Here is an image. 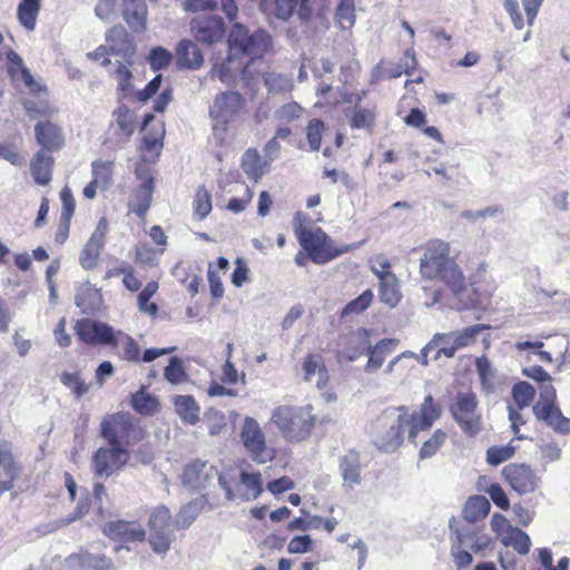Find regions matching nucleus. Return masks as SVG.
<instances>
[{"instance_id": "4", "label": "nucleus", "mask_w": 570, "mask_h": 570, "mask_svg": "<svg viewBox=\"0 0 570 570\" xmlns=\"http://www.w3.org/2000/svg\"><path fill=\"white\" fill-rule=\"evenodd\" d=\"M271 422L286 442L302 443L312 436L318 420L312 404H282L273 410Z\"/></svg>"}, {"instance_id": "19", "label": "nucleus", "mask_w": 570, "mask_h": 570, "mask_svg": "<svg viewBox=\"0 0 570 570\" xmlns=\"http://www.w3.org/2000/svg\"><path fill=\"white\" fill-rule=\"evenodd\" d=\"M75 334L86 345H108L112 342L114 330L110 325L91 318L78 320L73 326Z\"/></svg>"}, {"instance_id": "63", "label": "nucleus", "mask_w": 570, "mask_h": 570, "mask_svg": "<svg viewBox=\"0 0 570 570\" xmlns=\"http://www.w3.org/2000/svg\"><path fill=\"white\" fill-rule=\"evenodd\" d=\"M109 232V222L107 217H100L95 230L90 235L88 243L97 245L101 248L105 247L107 234Z\"/></svg>"}, {"instance_id": "14", "label": "nucleus", "mask_w": 570, "mask_h": 570, "mask_svg": "<svg viewBox=\"0 0 570 570\" xmlns=\"http://www.w3.org/2000/svg\"><path fill=\"white\" fill-rule=\"evenodd\" d=\"M130 460V451L124 446H100L91 458V469L96 476L109 478L117 474Z\"/></svg>"}, {"instance_id": "25", "label": "nucleus", "mask_w": 570, "mask_h": 570, "mask_svg": "<svg viewBox=\"0 0 570 570\" xmlns=\"http://www.w3.org/2000/svg\"><path fill=\"white\" fill-rule=\"evenodd\" d=\"M21 471L20 463L16 460L12 444L10 442L0 443V482L9 489L14 487V482Z\"/></svg>"}, {"instance_id": "21", "label": "nucleus", "mask_w": 570, "mask_h": 570, "mask_svg": "<svg viewBox=\"0 0 570 570\" xmlns=\"http://www.w3.org/2000/svg\"><path fill=\"white\" fill-rule=\"evenodd\" d=\"M217 473L215 466L199 459L185 464L181 472V483L190 491L204 490Z\"/></svg>"}, {"instance_id": "56", "label": "nucleus", "mask_w": 570, "mask_h": 570, "mask_svg": "<svg viewBox=\"0 0 570 570\" xmlns=\"http://www.w3.org/2000/svg\"><path fill=\"white\" fill-rule=\"evenodd\" d=\"M514 453L515 448L511 444L503 446L493 445L490 446L487 451V461L489 464L495 466L511 459Z\"/></svg>"}, {"instance_id": "58", "label": "nucleus", "mask_w": 570, "mask_h": 570, "mask_svg": "<svg viewBox=\"0 0 570 570\" xmlns=\"http://www.w3.org/2000/svg\"><path fill=\"white\" fill-rule=\"evenodd\" d=\"M324 129L325 125L321 119L314 118L308 121L306 137L312 150H318L321 148Z\"/></svg>"}, {"instance_id": "48", "label": "nucleus", "mask_w": 570, "mask_h": 570, "mask_svg": "<svg viewBox=\"0 0 570 570\" xmlns=\"http://www.w3.org/2000/svg\"><path fill=\"white\" fill-rule=\"evenodd\" d=\"M157 291L158 283L153 281L146 284L137 297L139 311L151 317H156L158 314V305L154 302H149Z\"/></svg>"}, {"instance_id": "34", "label": "nucleus", "mask_w": 570, "mask_h": 570, "mask_svg": "<svg viewBox=\"0 0 570 570\" xmlns=\"http://www.w3.org/2000/svg\"><path fill=\"white\" fill-rule=\"evenodd\" d=\"M453 522H454V518L450 521V529H451L452 535L454 537L452 547H451V554L453 557L455 566L459 569H462V568H466L468 566H470L473 561L472 554L469 551L462 549V544L464 543L466 538L473 539L475 537V533L472 532L469 534H463L460 532L459 529L453 527Z\"/></svg>"}, {"instance_id": "35", "label": "nucleus", "mask_w": 570, "mask_h": 570, "mask_svg": "<svg viewBox=\"0 0 570 570\" xmlns=\"http://www.w3.org/2000/svg\"><path fill=\"white\" fill-rule=\"evenodd\" d=\"M207 507L208 502L204 497L188 502L176 514L174 527L177 530L187 529Z\"/></svg>"}, {"instance_id": "62", "label": "nucleus", "mask_w": 570, "mask_h": 570, "mask_svg": "<svg viewBox=\"0 0 570 570\" xmlns=\"http://www.w3.org/2000/svg\"><path fill=\"white\" fill-rule=\"evenodd\" d=\"M391 267L390 261L383 255H377L372 259L371 269L379 278V282L395 276Z\"/></svg>"}, {"instance_id": "3", "label": "nucleus", "mask_w": 570, "mask_h": 570, "mask_svg": "<svg viewBox=\"0 0 570 570\" xmlns=\"http://www.w3.org/2000/svg\"><path fill=\"white\" fill-rule=\"evenodd\" d=\"M420 259V275L425 281L439 282L454 296L468 288L465 276L458 264V254H453L448 242L433 238L425 242Z\"/></svg>"}, {"instance_id": "23", "label": "nucleus", "mask_w": 570, "mask_h": 570, "mask_svg": "<svg viewBox=\"0 0 570 570\" xmlns=\"http://www.w3.org/2000/svg\"><path fill=\"white\" fill-rule=\"evenodd\" d=\"M35 135L37 142L46 153L59 150L65 144L61 128L50 120L37 122L35 126Z\"/></svg>"}, {"instance_id": "26", "label": "nucleus", "mask_w": 570, "mask_h": 570, "mask_svg": "<svg viewBox=\"0 0 570 570\" xmlns=\"http://www.w3.org/2000/svg\"><path fill=\"white\" fill-rule=\"evenodd\" d=\"M175 57L179 69L197 70L204 65L200 49L189 39H183L177 43Z\"/></svg>"}, {"instance_id": "36", "label": "nucleus", "mask_w": 570, "mask_h": 570, "mask_svg": "<svg viewBox=\"0 0 570 570\" xmlns=\"http://www.w3.org/2000/svg\"><path fill=\"white\" fill-rule=\"evenodd\" d=\"M173 405L184 423L195 425L199 421L200 407L194 396L176 395L173 399Z\"/></svg>"}, {"instance_id": "53", "label": "nucleus", "mask_w": 570, "mask_h": 570, "mask_svg": "<svg viewBox=\"0 0 570 570\" xmlns=\"http://www.w3.org/2000/svg\"><path fill=\"white\" fill-rule=\"evenodd\" d=\"M335 18L342 28H351L355 21L354 0H341L336 8Z\"/></svg>"}, {"instance_id": "7", "label": "nucleus", "mask_w": 570, "mask_h": 570, "mask_svg": "<svg viewBox=\"0 0 570 570\" xmlns=\"http://www.w3.org/2000/svg\"><path fill=\"white\" fill-rule=\"evenodd\" d=\"M100 436L108 445L128 449L141 442L147 433L139 420L128 412L107 414L100 422Z\"/></svg>"}, {"instance_id": "11", "label": "nucleus", "mask_w": 570, "mask_h": 570, "mask_svg": "<svg viewBox=\"0 0 570 570\" xmlns=\"http://www.w3.org/2000/svg\"><path fill=\"white\" fill-rule=\"evenodd\" d=\"M239 436L245 450L256 463L264 464L276 458V450L267 444L266 435L254 417H245Z\"/></svg>"}, {"instance_id": "44", "label": "nucleus", "mask_w": 570, "mask_h": 570, "mask_svg": "<svg viewBox=\"0 0 570 570\" xmlns=\"http://www.w3.org/2000/svg\"><path fill=\"white\" fill-rule=\"evenodd\" d=\"M261 76L269 94H286L293 89L292 79L286 75L267 71Z\"/></svg>"}, {"instance_id": "31", "label": "nucleus", "mask_w": 570, "mask_h": 570, "mask_svg": "<svg viewBox=\"0 0 570 570\" xmlns=\"http://www.w3.org/2000/svg\"><path fill=\"white\" fill-rule=\"evenodd\" d=\"M55 159L43 149L38 150L30 161V171L37 185L47 186L52 180Z\"/></svg>"}, {"instance_id": "20", "label": "nucleus", "mask_w": 570, "mask_h": 570, "mask_svg": "<svg viewBox=\"0 0 570 570\" xmlns=\"http://www.w3.org/2000/svg\"><path fill=\"white\" fill-rule=\"evenodd\" d=\"M504 481L519 494L533 492L538 487V476L530 465L510 463L502 470Z\"/></svg>"}, {"instance_id": "24", "label": "nucleus", "mask_w": 570, "mask_h": 570, "mask_svg": "<svg viewBox=\"0 0 570 570\" xmlns=\"http://www.w3.org/2000/svg\"><path fill=\"white\" fill-rule=\"evenodd\" d=\"M303 380L312 382L314 376L316 379V386L323 390L330 382V373L325 365L324 357L320 353H308L302 363Z\"/></svg>"}, {"instance_id": "38", "label": "nucleus", "mask_w": 570, "mask_h": 570, "mask_svg": "<svg viewBox=\"0 0 570 570\" xmlns=\"http://www.w3.org/2000/svg\"><path fill=\"white\" fill-rule=\"evenodd\" d=\"M228 268L229 261L225 257H219L215 264H208L207 281L209 284L210 295L216 299L224 296V286L222 283L220 272L225 274Z\"/></svg>"}, {"instance_id": "17", "label": "nucleus", "mask_w": 570, "mask_h": 570, "mask_svg": "<svg viewBox=\"0 0 570 570\" xmlns=\"http://www.w3.org/2000/svg\"><path fill=\"white\" fill-rule=\"evenodd\" d=\"M91 180L83 187L82 196L92 200L97 196L98 189L107 190L115 181L116 161L115 159L98 158L91 161Z\"/></svg>"}, {"instance_id": "54", "label": "nucleus", "mask_w": 570, "mask_h": 570, "mask_svg": "<svg viewBox=\"0 0 570 570\" xmlns=\"http://www.w3.org/2000/svg\"><path fill=\"white\" fill-rule=\"evenodd\" d=\"M115 77L118 80L117 91L121 98L127 97L132 89L131 79L132 73L130 69L122 62H119L116 70Z\"/></svg>"}, {"instance_id": "51", "label": "nucleus", "mask_w": 570, "mask_h": 570, "mask_svg": "<svg viewBox=\"0 0 570 570\" xmlns=\"http://www.w3.org/2000/svg\"><path fill=\"white\" fill-rule=\"evenodd\" d=\"M164 376L171 384H180L189 379L183 362L176 356L171 357L168 365L164 368Z\"/></svg>"}, {"instance_id": "6", "label": "nucleus", "mask_w": 570, "mask_h": 570, "mask_svg": "<svg viewBox=\"0 0 570 570\" xmlns=\"http://www.w3.org/2000/svg\"><path fill=\"white\" fill-rule=\"evenodd\" d=\"M246 99L238 91L227 90L215 96L209 108V117L213 120V135L219 146L228 144L230 125L246 109Z\"/></svg>"}, {"instance_id": "22", "label": "nucleus", "mask_w": 570, "mask_h": 570, "mask_svg": "<svg viewBox=\"0 0 570 570\" xmlns=\"http://www.w3.org/2000/svg\"><path fill=\"white\" fill-rule=\"evenodd\" d=\"M104 533L108 538L121 543L142 542L146 538V531L141 525L125 520L106 523Z\"/></svg>"}, {"instance_id": "12", "label": "nucleus", "mask_w": 570, "mask_h": 570, "mask_svg": "<svg viewBox=\"0 0 570 570\" xmlns=\"http://www.w3.org/2000/svg\"><path fill=\"white\" fill-rule=\"evenodd\" d=\"M479 401L472 391L458 392L450 412L462 431L469 435H475L480 431L481 415L478 413Z\"/></svg>"}, {"instance_id": "37", "label": "nucleus", "mask_w": 570, "mask_h": 570, "mask_svg": "<svg viewBox=\"0 0 570 570\" xmlns=\"http://www.w3.org/2000/svg\"><path fill=\"white\" fill-rule=\"evenodd\" d=\"M348 125L352 129H362L367 132L374 130L376 124V109L365 108L356 104L347 114Z\"/></svg>"}, {"instance_id": "18", "label": "nucleus", "mask_w": 570, "mask_h": 570, "mask_svg": "<svg viewBox=\"0 0 570 570\" xmlns=\"http://www.w3.org/2000/svg\"><path fill=\"white\" fill-rule=\"evenodd\" d=\"M190 32L198 42L212 46L224 39L226 28L218 16H198L190 21Z\"/></svg>"}, {"instance_id": "28", "label": "nucleus", "mask_w": 570, "mask_h": 570, "mask_svg": "<svg viewBox=\"0 0 570 570\" xmlns=\"http://www.w3.org/2000/svg\"><path fill=\"white\" fill-rule=\"evenodd\" d=\"M7 58V72L12 81H22L26 88L36 92L39 89L38 83L32 75L23 65L22 58L12 49L6 52Z\"/></svg>"}, {"instance_id": "30", "label": "nucleus", "mask_w": 570, "mask_h": 570, "mask_svg": "<svg viewBox=\"0 0 570 570\" xmlns=\"http://www.w3.org/2000/svg\"><path fill=\"white\" fill-rule=\"evenodd\" d=\"M155 189L154 178L146 176L142 183L135 190L134 200L128 204L129 210L139 218L145 219L151 206Z\"/></svg>"}, {"instance_id": "16", "label": "nucleus", "mask_w": 570, "mask_h": 570, "mask_svg": "<svg viewBox=\"0 0 570 570\" xmlns=\"http://www.w3.org/2000/svg\"><path fill=\"white\" fill-rule=\"evenodd\" d=\"M488 328L489 326L485 324H474L461 331L436 334L434 341L442 345L439 351L440 354L452 357L456 351L473 345L478 335Z\"/></svg>"}, {"instance_id": "1", "label": "nucleus", "mask_w": 570, "mask_h": 570, "mask_svg": "<svg viewBox=\"0 0 570 570\" xmlns=\"http://www.w3.org/2000/svg\"><path fill=\"white\" fill-rule=\"evenodd\" d=\"M441 415L442 405L432 394L425 395L419 410L412 413L405 405L385 410L374 422L373 443L382 452H394L407 432L409 441L416 444L420 433L429 431Z\"/></svg>"}, {"instance_id": "59", "label": "nucleus", "mask_w": 570, "mask_h": 570, "mask_svg": "<svg viewBox=\"0 0 570 570\" xmlns=\"http://www.w3.org/2000/svg\"><path fill=\"white\" fill-rule=\"evenodd\" d=\"M148 60L151 69L154 71H159L161 69L167 68L170 65L173 60V55L169 50L163 47H155L150 50Z\"/></svg>"}, {"instance_id": "27", "label": "nucleus", "mask_w": 570, "mask_h": 570, "mask_svg": "<svg viewBox=\"0 0 570 570\" xmlns=\"http://www.w3.org/2000/svg\"><path fill=\"white\" fill-rule=\"evenodd\" d=\"M340 472L344 487L354 488L362 480L361 455L356 450H348L340 459Z\"/></svg>"}, {"instance_id": "33", "label": "nucleus", "mask_w": 570, "mask_h": 570, "mask_svg": "<svg viewBox=\"0 0 570 570\" xmlns=\"http://www.w3.org/2000/svg\"><path fill=\"white\" fill-rule=\"evenodd\" d=\"M240 166L247 177L257 183L267 171L268 164L256 148H248L242 156Z\"/></svg>"}, {"instance_id": "45", "label": "nucleus", "mask_w": 570, "mask_h": 570, "mask_svg": "<svg viewBox=\"0 0 570 570\" xmlns=\"http://www.w3.org/2000/svg\"><path fill=\"white\" fill-rule=\"evenodd\" d=\"M511 396L513 404L509 406L525 409L535 397V389L525 381H520L512 386Z\"/></svg>"}, {"instance_id": "42", "label": "nucleus", "mask_w": 570, "mask_h": 570, "mask_svg": "<svg viewBox=\"0 0 570 570\" xmlns=\"http://www.w3.org/2000/svg\"><path fill=\"white\" fill-rule=\"evenodd\" d=\"M379 296L380 301L390 307H395L400 303L402 294L396 276L379 282Z\"/></svg>"}, {"instance_id": "64", "label": "nucleus", "mask_w": 570, "mask_h": 570, "mask_svg": "<svg viewBox=\"0 0 570 570\" xmlns=\"http://www.w3.org/2000/svg\"><path fill=\"white\" fill-rule=\"evenodd\" d=\"M302 110L303 108L297 102H288L276 111V117L283 122H291L299 118Z\"/></svg>"}, {"instance_id": "47", "label": "nucleus", "mask_w": 570, "mask_h": 570, "mask_svg": "<svg viewBox=\"0 0 570 570\" xmlns=\"http://www.w3.org/2000/svg\"><path fill=\"white\" fill-rule=\"evenodd\" d=\"M448 440V433L442 429H436L431 436L423 442L420 451V460H425L434 456Z\"/></svg>"}, {"instance_id": "29", "label": "nucleus", "mask_w": 570, "mask_h": 570, "mask_svg": "<svg viewBox=\"0 0 570 570\" xmlns=\"http://www.w3.org/2000/svg\"><path fill=\"white\" fill-rule=\"evenodd\" d=\"M68 564L71 570H116L110 558L88 552L69 556Z\"/></svg>"}, {"instance_id": "10", "label": "nucleus", "mask_w": 570, "mask_h": 570, "mask_svg": "<svg viewBox=\"0 0 570 570\" xmlns=\"http://www.w3.org/2000/svg\"><path fill=\"white\" fill-rule=\"evenodd\" d=\"M112 342L108 344L114 350V354L124 362L138 364L140 362L149 363L163 355L174 353L177 347L147 348L144 352L139 343L129 334L117 331L112 333Z\"/></svg>"}, {"instance_id": "8", "label": "nucleus", "mask_w": 570, "mask_h": 570, "mask_svg": "<svg viewBox=\"0 0 570 570\" xmlns=\"http://www.w3.org/2000/svg\"><path fill=\"white\" fill-rule=\"evenodd\" d=\"M347 344L346 357L350 361H354L362 355L367 354L368 360L365 364V371L367 373H373L383 365L386 356L394 351L396 341L392 338H383L372 346L368 332L361 328L350 336Z\"/></svg>"}, {"instance_id": "60", "label": "nucleus", "mask_w": 570, "mask_h": 570, "mask_svg": "<svg viewBox=\"0 0 570 570\" xmlns=\"http://www.w3.org/2000/svg\"><path fill=\"white\" fill-rule=\"evenodd\" d=\"M205 423L210 435H219L227 428L225 414L217 410L206 413Z\"/></svg>"}, {"instance_id": "49", "label": "nucleus", "mask_w": 570, "mask_h": 570, "mask_svg": "<svg viewBox=\"0 0 570 570\" xmlns=\"http://www.w3.org/2000/svg\"><path fill=\"white\" fill-rule=\"evenodd\" d=\"M59 379L62 385L69 389L77 399L82 397L89 391V384L81 379L79 372L65 371L59 375Z\"/></svg>"}, {"instance_id": "43", "label": "nucleus", "mask_w": 570, "mask_h": 570, "mask_svg": "<svg viewBox=\"0 0 570 570\" xmlns=\"http://www.w3.org/2000/svg\"><path fill=\"white\" fill-rule=\"evenodd\" d=\"M504 547H512L519 554H527L530 551V537L519 528H509V533L501 538Z\"/></svg>"}, {"instance_id": "55", "label": "nucleus", "mask_w": 570, "mask_h": 570, "mask_svg": "<svg viewBox=\"0 0 570 570\" xmlns=\"http://www.w3.org/2000/svg\"><path fill=\"white\" fill-rule=\"evenodd\" d=\"M373 301V293L371 289L364 291L355 299H352L345 305L342 311V316H348L352 314H360L364 312Z\"/></svg>"}, {"instance_id": "2", "label": "nucleus", "mask_w": 570, "mask_h": 570, "mask_svg": "<svg viewBox=\"0 0 570 570\" xmlns=\"http://www.w3.org/2000/svg\"><path fill=\"white\" fill-rule=\"evenodd\" d=\"M228 56L217 69V76L223 82H227L233 72L239 71L244 78H250L249 65L256 59H262L271 51L272 37L265 30L249 33L240 23H235L227 38Z\"/></svg>"}, {"instance_id": "61", "label": "nucleus", "mask_w": 570, "mask_h": 570, "mask_svg": "<svg viewBox=\"0 0 570 570\" xmlns=\"http://www.w3.org/2000/svg\"><path fill=\"white\" fill-rule=\"evenodd\" d=\"M60 200H61V216L60 218L71 220L76 210V200L69 186H65L60 190Z\"/></svg>"}, {"instance_id": "13", "label": "nucleus", "mask_w": 570, "mask_h": 570, "mask_svg": "<svg viewBox=\"0 0 570 570\" xmlns=\"http://www.w3.org/2000/svg\"><path fill=\"white\" fill-rule=\"evenodd\" d=\"M171 513L166 505L156 507L149 515V543L154 552L166 553L173 542Z\"/></svg>"}, {"instance_id": "32", "label": "nucleus", "mask_w": 570, "mask_h": 570, "mask_svg": "<svg viewBox=\"0 0 570 570\" xmlns=\"http://www.w3.org/2000/svg\"><path fill=\"white\" fill-rule=\"evenodd\" d=\"M122 16L134 31L146 29L147 7L144 0H122Z\"/></svg>"}, {"instance_id": "39", "label": "nucleus", "mask_w": 570, "mask_h": 570, "mask_svg": "<svg viewBox=\"0 0 570 570\" xmlns=\"http://www.w3.org/2000/svg\"><path fill=\"white\" fill-rule=\"evenodd\" d=\"M132 409L142 416H151L159 412V400L149 394L145 386H141L136 393L131 395Z\"/></svg>"}, {"instance_id": "41", "label": "nucleus", "mask_w": 570, "mask_h": 570, "mask_svg": "<svg viewBox=\"0 0 570 570\" xmlns=\"http://www.w3.org/2000/svg\"><path fill=\"white\" fill-rule=\"evenodd\" d=\"M41 0H21L17 14L20 23L29 31L36 27L37 18L40 11Z\"/></svg>"}, {"instance_id": "46", "label": "nucleus", "mask_w": 570, "mask_h": 570, "mask_svg": "<svg viewBox=\"0 0 570 570\" xmlns=\"http://www.w3.org/2000/svg\"><path fill=\"white\" fill-rule=\"evenodd\" d=\"M112 116L118 126L119 131L126 136L130 137L136 129V116L132 110H130L126 105L118 106Z\"/></svg>"}, {"instance_id": "15", "label": "nucleus", "mask_w": 570, "mask_h": 570, "mask_svg": "<svg viewBox=\"0 0 570 570\" xmlns=\"http://www.w3.org/2000/svg\"><path fill=\"white\" fill-rule=\"evenodd\" d=\"M219 483L225 490L228 500L238 499L243 502H248L256 500L263 493V479L259 471H243L235 482H229L219 476Z\"/></svg>"}, {"instance_id": "52", "label": "nucleus", "mask_w": 570, "mask_h": 570, "mask_svg": "<svg viewBox=\"0 0 570 570\" xmlns=\"http://www.w3.org/2000/svg\"><path fill=\"white\" fill-rule=\"evenodd\" d=\"M476 371L480 377L482 390L485 392L493 391L494 372L490 361L485 356H480L475 361Z\"/></svg>"}, {"instance_id": "5", "label": "nucleus", "mask_w": 570, "mask_h": 570, "mask_svg": "<svg viewBox=\"0 0 570 570\" xmlns=\"http://www.w3.org/2000/svg\"><path fill=\"white\" fill-rule=\"evenodd\" d=\"M309 222L306 214L297 212L294 216L293 227L299 245L315 264H326L353 248L351 245L335 246L330 236L320 227L308 228Z\"/></svg>"}, {"instance_id": "57", "label": "nucleus", "mask_w": 570, "mask_h": 570, "mask_svg": "<svg viewBox=\"0 0 570 570\" xmlns=\"http://www.w3.org/2000/svg\"><path fill=\"white\" fill-rule=\"evenodd\" d=\"M102 249L104 248L87 242L79 256L81 267L86 271L94 269L98 264Z\"/></svg>"}, {"instance_id": "40", "label": "nucleus", "mask_w": 570, "mask_h": 570, "mask_svg": "<svg viewBox=\"0 0 570 570\" xmlns=\"http://www.w3.org/2000/svg\"><path fill=\"white\" fill-rule=\"evenodd\" d=\"M491 509L489 500L483 495H471L462 510V515L470 523L484 519Z\"/></svg>"}, {"instance_id": "50", "label": "nucleus", "mask_w": 570, "mask_h": 570, "mask_svg": "<svg viewBox=\"0 0 570 570\" xmlns=\"http://www.w3.org/2000/svg\"><path fill=\"white\" fill-rule=\"evenodd\" d=\"M193 208L199 220L206 218L212 212V196L204 185L199 186L195 193Z\"/></svg>"}, {"instance_id": "9", "label": "nucleus", "mask_w": 570, "mask_h": 570, "mask_svg": "<svg viewBox=\"0 0 570 570\" xmlns=\"http://www.w3.org/2000/svg\"><path fill=\"white\" fill-rule=\"evenodd\" d=\"M535 419L557 434L570 433V419L564 416L559 404L557 390L552 384L540 389L539 400L532 405Z\"/></svg>"}]
</instances>
